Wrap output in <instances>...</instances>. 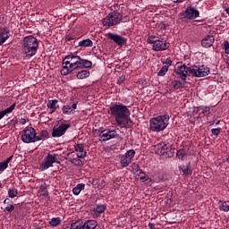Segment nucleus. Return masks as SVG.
Returning a JSON list of instances; mask_svg holds the SVG:
<instances>
[{
    "instance_id": "1",
    "label": "nucleus",
    "mask_w": 229,
    "mask_h": 229,
    "mask_svg": "<svg viewBox=\"0 0 229 229\" xmlns=\"http://www.w3.org/2000/svg\"><path fill=\"white\" fill-rule=\"evenodd\" d=\"M80 69H92V61L82 59L80 55L71 54L66 55L63 60L61 74L63 76L74 74Z\"/></svg>"
},
{
    "instance_id": "2",
    "label": "nucleus",
    "mask_w": 229,
    "mask_h": 229,
    "mask_svg": "<svg viewBox=\"0 0 229 229\" xmlns=\"http://www.w3.org/2000/svg\"><path fill=\"white\" fill-rule=\"evenodd\" d=\"M107 114L114 117L117 126L120 128H126V123H124V121L130 119L131 113L130 112V109H128V106L123 104H114L109 107Z\"/></svg>"
},
{
    "instance_id": "3",
    "label": "nucleus",
    "mask_w": 229,
    "mask_h": 229,
    "mask_svg": "<svg viewBox=\"0 0 229 229\" xmlns=\"http://www.w3.org/2000/svg\"><path fill=\"white\" fill-rule=\"evenodd\" d=\"M37 51H38V39L33 36L25 37L21 47L23 60H30L37 55Z\"/></svg>"
},
{
    "instance_id": "4",
    "label": "nucleus",
    "mask_w": 229,
    "mask_h": 229,
    "mask_svg": "<svg viewBox=\"0 0 229 229\" xmlns=\"http://www.w3.org/2000/svg\"><path fill=\"white\" fill-rule=\"evenodd\" d=\"M167 126H169V114H161L150 119L149 130L151 131H164Z\"/></svg>"
},
{
    "instance_id": "5",
    "label": "nucleus",
    "mask_w": 229,
    "mask_h": 229,
    "mask_svg": "<svg viewBox=\"0 0 229 229\" xmlns=\"http://www.w3.org/2000/svg\"><path fill=\"white\" fill-rule=\"evenodd\" d=\"M156 155H159L163 158H173L174 157L175 149L171 146V144L167 143H158L155 146Z\"/></svg>"
},
{
    "instance_id": "6",
    "label": "nucleus",
    "mask_w": 229,
    "mask_h": 229,
    "mask_svg": "<svg viewBox=\"0 0 229 229\" xmlns=\"http://www.w3.org/2000/svg\"><path fill=\"white\" fill-rule=\"evenodd\" d=\"M147 42L148 44H152L153 51H165L169 49V43L164 39H158L156 36H149Z\"/></svg>"
},
{
    "instance_id": "7",
    "label": "nucleus",
    "mask_w": 229,
    "mask_h": 229,
    "mask_svg": "<svg viewBox=\"0 0 229 229\" xmlns=\"http://www.w3.org/2000/svg\"><path fill=\"white\" fill-rule=\"evenodd\" d=\"M121 21H123V14L118 12H113L103 19L102 23L103 26H108L110 28L112 26H117V24L121 23Z\"/></svg>"
},
{
    "instance_id": "8",
    "label": "nucleus",
    "mask_w": 229,
    "mask_h": 229,
    "mask_svg": "<svg viewBox=\"0 0 229 229\" xmlns=\"http://www.w3.org/2000/svg\"><path fill=\"white\" fill-rule=\"evenodd\" d=\"M37 131L33 127H26L21 133V140L25 144H31L37 142Z\"/></svg>"
},
{
    "instance_id": "9",
    "label": "nucleus",
    "mask_w": 229,
    "mask_h": 229,
    "mask_svg": "<svg viewBox=\"0 0 229 229\" xmlns=\"http://www.w3.org/2000/svg\"><path fill=\"white\" fill-rule=\"evenodd\" d=\"M53 164H60V161H58L56 154L47 153L42 160L39 169L40 171H46L47 169H49V167H53Z\"/></svg>"
},
{
    "instance_id": "10",
    "label": "nucleus",
    "mask_w": 229,
    "mask_h": 229,
    "mask_svg": "<svg viewBox=\"0 0 229 229\" xmlns=\"http://www.w3.org/2000/svg\"><path fill=\"white\" fill-rule=\"evenodd\" d=\"M191 76H195V78H205V76H208L210 74V68L208 66L202 64L201 66H193L191 70Z\"/></svg>"
},
{
    "instance_id": "11",
    "label": "nucleus",
    "mask_w": 229,
    "mask_h": 229,
    "mask_svg": "<svg viewBox=\"0 0 229 229\" xmlns=\"http://www.w3.org/2000/svg\"><path fill=\"white\" fill-rule=\"evenodd\" d=\"M135 157V151L133 149L128 150L120 159L121 167H128L131 164V159Z\"/></svg>"
},
{
    "instance_id": "12",
    "label": "nucleus",
    "mask_w": 229,
    "mask_h": 229,
    "mask_svg": "<svg viewBox=\"0 0 229 229\" xmlns=\"http://www.w3.org/2000/svg\"><path fill=\"white\" fill-rule=\"evenodd\" d=\"M182 19H198L199 17V11L196 10V8L192 6H189L186 8L185 12L181 13Z\"/></svg>"
},
{
    "instance_id": "13",
    "label": "nucleus",
    "mask_w": 229,
    "mask_h": 229,
    "mask_svg": "<svg viewBox=\"0 0 229 229\" xmlns=\"http://www.w3.org/2000/svg\"><path fill=\"white\" fill-rule=\"evenodd\" d=\"M191 71H192V67H187L185 64H181L179 67H177V70L175 71V73L180 76L181 80H187V74H191Z\"/></svg>"
},
{
    "instance_id": "14",
    "label": "nucleus",
    "mask_w": 229,
    "mask_h": 229,
    "mask_svg": "<svg viewBox=\"0 0 229 229\" xmlns=\"http://www.w3.org/2000/svg\"><path fill=\"white\" fill-rule=\"evenodd\" d=\"M71 128V123H63L57 128H54L52 131V137H62V135H65L67 130Z\"/></svg>"
},
{
    "instance_id": "15",
    "label": "nucleus",
    "mask_w": 229,
    "mask_h": 229,
    "mask_svg": "<svg viewBox=\"0 0 229 229\" xmlns=\"http://www.w3.org/2000/svg\"><path fill=\"white\" fill-rule=\"evenodd\" d=\"M116 137H119V134L115 131L107 129L103 134H98V140L100 142H106V140L115 139Z\"/></svg>"
},
{
    "instance_id": "16",
    "label": "nucleus",
    "mask_w": 229,
    "mask_h": 229,
    "mask_svg": "<svg viewBox=\"0 0 229 229\" xmlns=\"http://www.w3.org/2000/svg\"><path fill=\"white\" fill-rule=\"evenodd\" d=\"M107 37L113 40L114 44H117V46H125L126 42H128L126 38L117 34H112L111 32L107 34Z\"/></svg>"
},
{
    "instance_id": "17",
    "label": "nucleus",
    "mask_w": 229,
    "mask_h": 229,
    "mask_svg": "<svg viewBox=\"0 0 229 229\" xmlns=\"http://www.w3.org/2000/svg\"><path fill=\"white\" fill-rule=\"evenodd\" d=\"M74 149L77 152L78 158H85L87 157V151L85 150V145H83V143L75 144Z\"/></svg>"
},
{
    "instance_id": "18",
    "label": "nucleus",
    "mask_w": 229,
    "mask_h": 229,
    "mask_svg": "<svg viewBox=\"0 0 229 229\" xmlns=\"http://www.w3.org/2000/svg\"><path fill=\"white\" fill-rule=\"evenodd\" d=\"M196 114H198L199 117H205L208 114H210V106H200L195 108Z\"/></svg>"
},
{
    "instance_id": "19",
    "label": "nucleus",
    "mask_w": 229,
    "mask_h": 229,
    "mask_svg": "<svg viewBox=\"0 0 229 229\" xmlns=\"http://www.w3.org/2000/svg\"><path fill=\"white\" fill-rule=\"evenodd\" d=\"M47 108L50 110V114H55L58 108H60V105H58V100H48L47 104Z\"/></svg>"
},
{
    "instance_id": "20",
    "label": "nucleus",
    "mask_w": 229,
    "mask_h": 229,
    "mask_svg": "<svg viewBox=\"0 0 229 229\" xmlns=\"http://www.w3.org/2000/svg\"><path fill=\"white\" fill-rule=\"evenodd\" d=\"M8 38H10V30L4 28L3 31L0 32V46L4 44Z\"/></svg>"
},
{
    "instance_id": "21",
    "label": "nucleus",
    "mask_w": 229,
    "mask_h": 229,
    "mask_svg": "<svg viewBox=\"0 0 229 229\" xmlns=\"http://www.w3.org/2000/svg\"><path fill=\"white\" fill-rule=\"evenodd\" d=\"M215 40H216V38H214V36L208 35L202 39L201 44H202L203 47H211V46H213Z\"/></svg>"
},
{
    "instance_id": "22",
    "label": "nucleus",
    "mask_w": 229,
    "mask_h": 229,
    "mask_svg": "<svg viewBox=\"0 0 229 229\" xmlns=\"http://www.w3.org/2000/svg\"><path fill=\"white\" fill-rule=\"evenodd\" d=\"M76 71V77L78 78V80H85V78H89V76H90V72H89L88 70H83V68Z\"/></svg>"
},
{
    "instance_id": "23",
    "label": "nucleus",
    "mask_w": 229,
    "mask_h": 229,
    "mask_svg": "<svg viewBox=\"0 0 229 229\" xmlns=\"http://www.w3.org/2000/svg\"><path fill=\"white\" fill-rule=\"evenodd\" d=\"M98 222L96 220H88L85 223L82 222V229H96Z\"/></svg>"
},
{
    "instance_id": "24",
    "label": "nucleus",
    "mask_w": 229,
    "mask_h": 229,
    "mask_svg": "<svg viewBox=\"0 0 229 229\" xmlns=\"http://www.w3.org/2000/svg\"><path fill=\"white\" fill-rule=\"evenodd\" d=\"M218 208L221 212H229V201L219 200Z\"/></svg>"
},
{
    "instance_id": "25",
    "label": "nucleus",
    "mask_w": 229,
    "mask_h": 229,
    "mask_svg": "<svg viewBox=\"0 0 229 229\" xmlns=\"http://www.w3.org/2000/svg\"><path fill=\"white\" fill-rule=\"evenodd\" d=\"M181 171L183 173V174L190 175L192 174V170L191 169V163H188L186 165H181L179 167Z\"/></svg>"
},
{
    "instance_id": "26",
    "label": "nucleus",
    "mask_w": 229,
    "mask_h": 229,
    "mask_svg": "<svg viewBox=\"0 0 229 229\" xmlns=\"http://www.w3.org/2000/svg\"><path fill=\"white\" fill-rule=\"evenodd\" d=\"M94 46V43L90 38L83 39L79 42L80 47H92Z\"/></svg>"
},
{
    "instance_id": "27",
    "label": "nucleus",
    "mask_w": 229,
    "mask_h": 229,
    "mask_svg": "<svg viewBox=\"0 0 229 229\" xmlns=\"http://www.w3.org/2000/svg\"><path fill=\"white\" fill-rule=\"evenodd\" d=\"M36 139H39L37 140V142H38V140H46V139H49V132L47 131V130H42L39 132V135L36 136Z\"/></svg>"
},
{
    "instance_id": "28",
    "label": "nucleus",
    "mask_w": 229,
    "mask_h": 229,
    "mask_svg": "<svg viewBox=\"0 0 229 229\" xmlns=\"http://www.w3.org/2000/svg\"><path fill=\"white\" fill-rule=\"evenodd\" d=\"M81 157H68L66 158L68 162H71V164H73V165H79L81 167V165H83V161H81V159H80Z\"/></svg>"
},
{
    "instance_id": "29",
    "label": "nucleus",
    "mask_w": 229,
    "mask_h": 229,
    "mask_svg": "<svg viewBox=\"0 0 229 229\" xmlns=\"http://www.w3.org/2000/svg\"><path fill=\"white\" fill-rule=\"evenodd\" d=\"M85 190V184L84 183H79L77 184L73 189L72 192L75 196H78L81 191Z\"/></svg>"
},
{
    "instance_id": "30",
    "label": "nucleus",
    "mask_w": 229,
    "mask_h": 229,
    "mask_svg": "<svg viewBox=\"0 0 229 229\" xmlns=\"http://www.w3.org/2000/svg\"><path fill=\"white\" fill-rule=\"evenodd\" d=\"M137 175L139 176L140 180H141V182H148V180L151 181V178H149V176H148L142 170H140Z\"/></svg>"
},
{
    "instance_id": "31",
    "label": "nucleus",
    "mask_w": 229,
    "mask_h": 229,
    "mask_svg": "<svg viewBox=\"0 0 229 229\" xmlns=\"http://www.w3.org/2000/svg\"><path fill=\"white\" fill-rule=\"evenodd\" d=\"M71 229H83V220H78L71 225Z\"/></svg>"
},
{
    "instance_id": "32",
    "label": "nucleus",
    "mask_w": 229,
    "mask_h": 229,
    "mask_svg": "<svg viewBox=\"0 0 229 229\" xmlns=\"http://www.w3.org/2000/svg\"><path fill=\"white\" fill-rule=\"evenodd\" d=\"M8 196L9 198H17V196H19V191L15 188H10L8 190Z\"/></svg>"
},
{
    "instance_id": "33",
    "label": "nucleus",
    "mask_w": 229,
    "mask_h": 229,
    "mask_svg": "<svg viewBox=\"0 0 229 229\" xmlns=\"http://www.w3.org/2000/svg\"><path fill=\"white\" fill-rule=\"evenodd\" d=\"M105 210H106V205H98L96 209L94 210V212H96V214L101 215L103 214V212H105Z\"/></svg>"
},
{
    "instance_id": "34",
    "label": "nucleus",
    "mask_w": 229,
    "mask_h": 229,
    "mask_svg": "<svg viewBox=\"0 0 229 229\" xmlns=\"http://www.w3.org/2000/svg\"><path fill=\"white\" fill-rule=\"evenodd\" d=\"M62 223V219H60V217H54L51 219V221L49 222L50 226H58V225H60Z\"/></svg>"
},
{
    "instance_id": "35",
    "label": "nucleus",
    "mask_w": 229,
    "mask_h": 229,
    "mask_svg": "<svg viewBox=\"0 0 229 229\" xmlns=\"http://www.w3.org/2000/svg\"><path fill=\"white\" fill-rule=\"evenodd\" d=\"M63 114H64L65 115L72 114V107H71V106H64Z\"/></svg>"
},
{
    "instance_id": "36",
    "label": "nucleus",
    "mask_w": 229,
    "mask_h": 229,
    "mask_svg": "<svg viewBox=\"0 0 229 229\" xmlns=\"http://www.w3.org/2000/svg\"><path fill=\"white\" fill-rule=\"evenodd\" d=\"M167 71H169V66L165 65L163 66L160 71L157 72V76H164L166 74Z\"/></svg>"
},
{
    "instance_id": "37",
    "label": "nucleus",
    "mask_w": 229,
    "mask_h": 229,
    "mask_svg": "<svg viewBox=\"0 0 229 229\" xmlns=\"http://www.w3.org/2000/svg\"><path fill=\"white\" fill-rule=\"evenodd\" d=\"M39 191H41L43 196H48L49 194V192L47 191L46 183L40 185Z\"/></svg>"
},
{
    "instance_id": "38",
    "label": "nucleus",
    "mask_w": 229,
    "mask_h": 229,
    "mask_svg": "<svg viewBox=\"0 0 229 229\" xmlns=\"http://www.w3.org/2000/svg\"><path fill=\"white\" fill-rule=\"evenodd\" d=\"M5 205H6L4 208L5 212L12 214V212L15 210V206L13 204H5Z\"/></svg>"
},
{
    "instance_id": "39",
    "label": "nucleus",
    "mask_w": 229,
    "mask_h": 229,
    "mask_svg": "<svg viewBox=\"0 0 229 229\" xmlns=\"http://www.w3.org/2000/svg\"><path fill=\"white\" fill-rule=\"evenodd\" d=\"M185 155H186L185 150H183V149H180L176 153V157H177V158H179V160H183Z\"/></svg>"
},
{
    "instance_id": "40",
    "label": "nucleus",
    "mask_w": 229,
    "mask_h": 229,
    "mask_svg": "<svg viewBox=\"0 0 229 229\" xmlns=\"http://www.w3.org/2000/svg\"><path fill=\"white\" fill-rule=\"evenodd\" d=\"M172 83H173V89H174V90H178V89H182V81H174Z\"/></svg>"
},
{
    "instance_id": "41",
    "label": "nucleus",
    "mask_w": 229,
    "mask_h": 229,
    "mask_svg": "<svg viewBox=\"0 0 229 229\" xmlns=\"http://www.w3.org/2000/svg\"><path fill=\"white\" fill-rule=\"evenodd\" d=\"M131 169H132V173H139L140 171H141V169L140 168L139 166V164L137 163H133L131 165Z\"/></svg>"
},
{
    "instance_id": "42",
    "label": "nucleus",
    "mask_w": 229,
    "mask_h": 229,
    "mask_svg": "<svg viewBox=\"0 0 229 229\" xmlns=\"http://www.w3.org/2000/svg\"><path fill=\"white\" fill-rule=\"evenodd\" d=\"M15 106H16V104L13 103L11 106L4 109V111L5 112V114H12V112H13V110H15Z\"/></svg>"
},
{
    "instance_id": "43",
    "label": "nucleus",
    "mask_w": 229,
    "mask_h": 229,
    "mask_svg": "<svg viewBox=\"0 0 229 229\" xmlns=\"http://www.w3.org/2000/svg\"><path fill=\"white\" fill-rule=\"evenodd\" d=\"M15 106H16V104L13 103L11 106L4 109V111L5 112V114H12V112H13V110H15Z\"/></svg>"
},
{
    "instance_id": "44",
    "label": "nucleus",
    "mask_w": 229,
    "mask_h": 229,
    "mask_svg": "<svg viewBox=\"0 0 229 229\" xmlns=\"http://www.w3.org/2000/svg\"><path fill=\"white\" fill-rule=\"evenodd\" d=\"M6 169H8V166L6 165H4V163L3 161L0 162V174H3V173H4V171H6Z\"/></svg>"
},
{
    "instance_id": "45",
    "label": "nucleus",
    "mask_w": 229,
    "mask_h": 229,
    "mask_svg": "<svg viewBox=\"0 0 229 229\" xmlns=\"http://www.w3.org/2000/svg\"><path fill=\"white\" fill-rule=\"evenodd\" d=\"M125 80H126V76H124V75L120 76L117 80L118 85H123V83H124Z\"/></svg>"
},
{
    "instance_id": "46",
    "label": "nucleus",
    "mask_w": 229,
    "mask_h": 229,
    "mask_svg": "<svg viewBox=\"0 0 229 229\" xmlns=\"http://www.w3.org/2000/svg\"><path fill=\"white\" fill-rule=\"evenodd\" d=\"M211 133L213 135H219V133H221V128H217V129H211Z\"/></svg>"
},
{
    "instance_id": "47",
    "label": "nucleus",
    "mask_w": 229,
    "mask_h": 229,
    "mask_svg": "<svg viewBox=\"0 0 229 229\" xmlns=\"http://www.w3.org/2000/svg\"><path fill=\"white\" fill-rule=\"evenodd\" d=\"M12 160H13V156L9 157L7 159H5L4 161H3L4 163V165L8 167V165L10 164V162H12Z\"/></svg>"
},
{
    "instance_id": "48",
    "label": "nucleus",
    "mask_w": 229,
    "mask_h": 229,
    "mask_svg": "<svg viewBox=\"0 0 229 229\" xmlns=\"http://www.w3.org/2000/svg\"><path fill=\"white\" fill-rule=\"evenodd\" d=\"M75 39H76V37H74L73 35L69 34L66 36L67 42H71V40H75Z\"/></svg>"
},
{
    "instance_id": "49",
    "label": "nucleus",
    "mask_w": 229,
    "mask_h": 229,
    "mask_svg": "<svg viewBox=\"0 0 229 229\" xmlns=\"http://www.w3.org/2000/svg\"><path fill=\"white\" fill-rule=\"evenodd\" d=\"M163 64L171 66L173 65V61L171 60V58H166L165 62H163Z\"/></svg>"
},
{
    "instance_id": "50",
    "label": "nucleus",
    "mask_w": 229,
    "mask_h": 229,
    "mask_svg": "<svg viewBox=\"0 0 229 229\" xmlns=\"http://www.w3.org/2000/svg\"><path fill=\"white\" fill-rule=\"evenodd\" d=\"M106 131V129H104L103 127H101L100 129H98V135H103Z\"/></svg>"
},
{
    "instance_id": "51",
    "label": "nucleus",
    "mask_w": 229,
    "mask_h": 229,
    "mask_svg": "<svg viewBox=\"0 0 229 229\" xmlns=\"http://www.w3.org/2000/svg\"><path fill=\"white\" fill-rule=\"evenodd\" d=\"M220 121L217 120L216 122V121H210L209 122V126H214V124H219Z\"/></svg>"
},
{
    "instance_id": "52",
    "label": "nucleus",
    "mask_w": 229,
    "mask_h": 229,
    "mask_svg": "<svg viewBox=\"0 0 229 229\" xmlns=\"http://www.w3.org/2000/svg\"><path fill=\"white\" fill-rule=\"evenodd\" d=\"M4 115H6V113L4 110L0 111V120L3 119V117H4Z\"/></svg>"
},
{
    "instance_id": "53",
    "label": "nucleus",
    "mask_w": 229,
    "mask_h": 229,
    "mask_svg": "<svg viewBox=\"0 0 229 229\" xmlns=\"http://www.w3.org/2000/svg\"><path fill=\"white\" fill-rule=\"evenodd\" d=\"M10 203H12V200H10V199H5L4 200V205H10Z\"/></svg>"
},
{
    "instance_id": "54",
    "label": "nucleus",
    "mask_w": 229,
    "mask_h": 229,
    "mask_svg": "<svg viewBox=\"0 0 229 229\" xmlns=\"http://www.w3.org/2000/svg\"><path fill=\"white\" fill-rule=\"evenodd\" d=\"M148 228H149V229H157V228L155 227V224H153V223H149V224H148Z\"/></svg>"
},
{
    "instance_id": "55",
    "label": "nucleus",
    "mask_w": 229,
    "mask_h": 229,
    "mask_svg": "<svg viewBox=\"0 0 229 229\" xmlns=\"http://www.w3.org/2000/svg\"><path fill=\"white\" fill-rule=\"evenodd\" d=\"M20 123L21 124H26V118H21Z\"/></svg>"
},
{
    "instance_id": "56",
    "label": "nucleus",
    "mask_w": 229,
    "mask_h": 229,
    "mask_svg": "<svg viewBox=\"0 0 229 229\" xmlns=\"http://www.w3.org/2000/svg\"><path fill=\"white\" fill-rule=\"evenodd\" d=\"M77 106H78V104L74 103L72 105L71 108H72L73 110H76Z\"/></svg>"
},
{
    "instance_id": "57",
    "label": "nucleus",
    "mask_w": 229,
    "mask_h": 229,
    "mask_svg": "<svg viewBox=\"0 0 229 229\" xmlns=\"http://www.w3.org/2000/svg\"><path fill=\"white\" fill-rule=\"evenodd\" d=\"M174 3H183V0H176V1H174Z\"/></svg>"
},
{
    "instance_id": "58",
    "label": "nucleus",
    "mask_w": 229,
    "mask_h": 229,
    "mask_svg": "<svg viewBox=\"0 0 229 229\" xmlns=\"http://www.w3.org/2000/svg\"><path fill=\"white\" fill-rule=\"evenodd\" d=\"M225 12L229 15V8L225 9Z\"/></svg>"
},
{
    "instance_id": "59",
    "label": "nucleus",
    "mask_w": 229,
    "mask_h": 229,
    "mask_svg": "<svg viewBox=\"0 0 229 229\" xmlns=\"http://www.w3.org/2000/svg\"><path fill=\"white\" fill-rule=\"evenodd\" d=\"M3 188V183H1V182H0V189H2Z\"/></svg>"
},
{
    "instance_id": "60",
    "label": "nucleus",
    "mask_w": 229,
    "mask_h": 229,
    "mask_svg": "<svg viewBox=\"0 0 229 229\" xmlns=\"http://www.w3.org/2000/svg\"><path fill=\"white\" fill-rule=\"evenodd\" d=\"M36 229H41L40 227H37Z\"/></svg>"
}]
</instances>
